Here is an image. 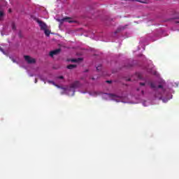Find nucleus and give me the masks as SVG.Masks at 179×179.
Masks as SVG:
<instances>
[{
	"mask_svg": "<svg viewBox=\"0 0 179 179\" xmlns=\"http://www.w3.org/2000/svg\"><path fill=\"white\" fill-rule=\"evenodd\" d=\"M43 31H45V36H47V37H48V36H50V30H48V29H47V28L45 29H43Z\"/></svg>",
	"mask_w": 179,
	"mask_h": 179,
	"instance_id": "7",
	"label": "nucleus"
},
{
	"mask_svg": "<svg viewBox=\"0 0 179 179\" xmlns=\"http://www.w3.org/2000/svg\"><path fill=\"white\" fill-rule=\"evenodd\" d=\"M57 78H58V79H64V76H60L57 77Z\"/></svg>",
	"mask_w": 179,
	"mask_h": 179,
	"instance_id": "14",
	"label": "nucleus"
},
{
	"mask_svg": "<svg viewBox=\"0 0 179 179\" xmlns=\"http://www.w3.org/2000/svg\"><path fill=\"white\" fill-rule=\"evenodd\" d=\"M96 71H101V64L99 65V66L96 67Z\"/></svg>",
	"mask_w": 179,
	"mask_h": 179,
	"instance_id": "12",
	"label": "nucleus"
},
{
	"mask_svg": "<svg viewBox=\"0 0 179 179\" xmlns=\"http://www.w3.org/2000/svg\"><path fill=\"white\" fill-rule=\"evenodd\" d=\"M85 72H87V70H86Z\"/></svg>",
	"mask_w": 179,
	"mask_h": 179,
	"instance_id": "24",
	"label": "nucleus"
},
{
	"mask_svg": "<svg viewBox=\"0 0 179 179\" xmlns=\"http://www.w3.org/2000/svg\"><path fill=\"white\" fill-rule=\"evenodd\" d=\"M35 83H37V80H36Z\"/></svg>",
	"mask_w": 179,
	"mask_h": 179,
	"instance_id": "23",
	"label": "nucleus"
},
{
	"mask_svg": "<svg viewBox=\"0 0 179 179\" xmlns=\"http://www.w3.org/2000/svg\"><path fill=\"white\" fill-rule=\"evenodd\" d=\"M111 80H106V83H111Z\"/></svg>",
	"mask_w": 179,
	"mask_h": 179,
	"instance_id": "18",
	"label": "nucleus"
},
{
	"mask_svg": "<svg viewBox=\"0 0 179 179\" xmlns=\"http://www.w3.org/2000/svg\"><path fill=\"white\" fill-rule=\"evenodd\" d=\"M177 23H179V21H178V22H177Z\"/></svg>",
	"mask_w": 179,
	"mask_h": 179,
	"instance_id": "25",
	"label": "nucleus"
},
{
	"mask_svg": "<svg viewBox=\"0 0 179 179\" xmlns=\"http://www.w3.org/2000/svg\"><path fill=\"white\" fill-rule=\"evenodd\" d=\"M73 68H76V64H69L67 66V69H73Z\"/></svg>",
	"mask_w": 179,
	"mask_h": 179,
	"instance_id": "6",
	"label": "nucleus"
},
{
	"mask_svg": "<svg viewBox=\"0 0 179 179\" xmlns=\"http://www.w3.org/2000/svg\"><path fill=\"white\" fill-rule=\"evenodd\" d=\"M141 93H142V94H144L145 92L143 91H141Z\"/></svg>",
	"mask_w": 179,
	"mask_h": 179,
	"instance_id": "21",
	"label": "nucleus"
},
{
	"mask_svg": "<svg viewBox=\"0 0 179 179\" xmlns=\"http://www.w3.org/2000/svg\"><path fill=\"white\" fill-rule=\"evenodd\" d=\"M61 52V49H56L55 50L50 51L49 55L50 57H54V55H58Z\"/></svg>",
	"mask_w": 179,
	"mask_h": 179,
	"instance_id": "4",
	"label": "nucleus"
},
{
	"mask_svg": "<svg viewBox=\"0 0 179 179\" xmlns=\"http://www.w3.org/2000/svg\"><path fill=\"white\" fill-rule=\"evenodd\" d=\"M8 12H9V13H12V9L10 8V9L8 10Z\"/></svg>",
	"mask_w": 179,
	"mask_h": 179,
	"instance_id": "19",
	"label": "nucleus"
},
{
	"mask_svg": "<svg viewBox=\"0 0 179 179\" xmlns=\"http://www.w3.org/2000/svg\"><path fill=\"white\" fill-rule=\"evenodd\" d=\"M158 87H159V89H163V85H158Z\"/></svg>",
	"mask_w": 179,
	"mask_h": 179,
	"instance_id": "16",
	"label": "nucleus"
},
{
	"mask_svg": "<svg viewBox=\"0 0 179 179\" xmlns=\"http://www.w3.org/2000/svg\"><path fill=\"white\" fill-rule=\"evenodd\" d=\"M24 60L27 62V64H36V59L32 58L29 55L24 56Z\"/></svg>",
	"mask_w": 179,
	"mask_h": 179,
	"instance_id": "3",
	"label": "nucleus"
},
{
	"mask_svg": "<svg viewBox=\"0 0 179 179\" xmlns=\"http://www.w3.org/2000/svg\"><path fill=\"white\" fill-rule=\"evenodd\" d=\"M11 59H12L13 62L17 64V62H16V60L15 59L13 58Z\"/></svg>",
	"mask_w": 179,
	"mask_h": 179,
	"instance_id": "13",
	"label": "nucleus"
},
{
	"mask_svg": "<svg viewBox=\"0 0 179 179\" xmlns=\"http://www.w3.org/2000/svg\"><path fill=\"white\" fill-rule=\"evenodd\" d=\"M0 50H1V51H3V49H1V48H0Z\"/></svg>",
	"mask_w": 179,
	"mask_h": 179,
	"instance_id": "22",
	"label": "nucleus"
},
{
	"mask_svg": "<svg viewBox=\"0 0 179 179\" xmlns=\"http://www.w3.org/2000/svg\"><path fill=\"white\" fill-rule=\"evenodd\" d=\"M69 19H71V18H69V17H65V18H64V20H69Z\"/></svg>",
	"mask_w": 179,
	"mask_h": 179,
	"instance_id": "17",
	"label": "nucleus"
},
{
	"mask_svg": "<svg viewBox=\"0 0 179 179\" xmlns=\"http://www.w3.org/2000/svg\"><path fill=\"white\" fill-rule=\"evenodd\" d=\"M12 29L13 30H16V25L15 24L14 22L12 23Z\"/></svg>",
	"mask_w": 179,
	"mask_h": 179,
	"instance_id": "11",
	"label": "nucleus"
},
{
	"mask_svg": "<svg viewBox=\"0 0 179 179\" xmlns=\"http://www.w3.org/2000/svg\"><path fill=\"white\" fill-rule=\"evenodd\" d=\"M150 87L152 89H156V85H155V83H150Z\"/></svg>",
	"mask_w": 179,
	"mask_h": 179,
	"instance_id": "9",
	"label": "nucleus"
},
{
	"mask_svg": "<svg viewBox=\"0 0 179 179\" xmlns=\"http://www.w3.org/2000/svg\"><path fill=\"white\" fill-rule=\"evenodd\" d=\"M79 61H82V59L78 58V59H71V62H79Z\"/></svg>",
	"mask_w": 179,
	"mask_h": 179,
	"instance_id": "8",
	"label": "nucleus"
},
{
	"mask_svg": "<svg viewBox=\"0 0 179 179\" xmlns=\"http://www.w3.org/2000/svg\"><path fill=\"white\" fill-rule=\"evenodd\" d=\"M35 20L39 24L41 30H45V29H47V24H45V22L38 20V18H36Z\"/></svg>",
	"mask_w": 179,
	"mask_h": 179,
	"instance_id": "2",
	"label": "nucleus"
},
{
	"mask_svg": "<svg viewBox=\"0 0 179 179\" xmlns=\"http://www.w3.org/2000/svg\"><path fill=\"white\" fill-rule=\"evenodd\" d=\"M145 83H140V86H145Z\"/></svg>",
	"mask_w": 179,
	"mask_h": 179,
	"instance_id": "15",
	"label": "nucleus"
},
{
	"mask_svg": "<svg viewBox=\"0 0 179 179\" xmlns=\"http://www.w3.org/2000/svg\"><path fill=\"white\" fill-rule=\"evenodd\" d=\"M80 87V83L79 81H76L71 84L70 85V91L75 93V89H78V87Z\"/></svg>",
	"mask_w": 179,
	"mask_h": 179,
	"instance_id": "1",
	"label": "nucleus"
},
{
	"mask_svg": "<svg viewBox=\"0 0 179 179\" xmlns=\"http://www.w3.org/2000/svg\"><path fill=\"white\" fill-rule=\"evenodd\" d=\"M108 96H110L113 100H115V101H118L117 99H118V96L113 94H108Z\"/></svg>",
	"mask_w": 179,
	"mask_h": 179,
	"instance_id": "5",
	"label": "nucleus"
},
{
	"mask_svg": "<svg viewBox=\"0 0 179 179\" xmlns=\"http://www.w3.org/2000/svg\"><path fill=\"white\" fill-rule=\"evenodd\" d=\"M3 11H1L0 10V20H2V17H3Z\"/></svg>",
	"mask_w": 179,
	"mask_h": 179,
	"instance_id": "10",
	"label": "nucleus"
},
{
	"mask_svg": "<svg viewBox=\"0 0 179 179\" xmlns=\"http://www.w3.org/2000/svg\"><path fill=\"white\" fill-rule=\"evenodd\" d=\"M68 22H69V23H73V21H72V20H69Z\"/></svg>",
	"mask_w": 179,
	"mask_h": 179,
	"instance_id": "20",
	"label": "nucleus"
}]
</instances>
